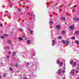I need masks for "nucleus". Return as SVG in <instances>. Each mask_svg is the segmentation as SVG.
<instances>
[{
  "mask_svg": "<svg viewBox=\"0 0 79 79\" xmlns=\"http://www.w3.org/2000/svg\"><path fill=\"white\" fill-rule=\"evenodd\" d=\"M75 39H76V38H75V37H73L71 38V39H72V40H74Z\"/></svg>",
  "mask_w": 79,
  "mask_h": 79,
  "instance_id": "f3484780",
  "label": "nucleus"
},
{
  "mask_svg": "<svg viewBox=\"0 0 79 79\" xmlns=\"http://www.w3.org/2000/svg\"><path fill=\"white\" fill-rule=\"evenodd\" d=\"M75 33L76 34H78L79 33V31H76V32H75Z\"/></svg>",
  "mask_w": 79,
  "mask_h": 79,
  "instance_id": "2eb2a0df",
  "label": "nucleus"
},
{
  "mask_svg": "<svg viewBox=\"0 0 79 79\" xmlns=\"http://www.w3.org/2000/svg\"><path fill=\"white\" fill-rule=\"evenodd\" d=\"M12 53L13 56H15L16 55V52H12Z\"/></svg>",
  "mask_w": 79,
  "mask_h": 79,
  "instance_id": "a211bd4d",
  "label": "nucleus"
},
{
  "mask_svg": "<svg viewBox=\"0 0 79 79\" xmlns=\"http://www.w3.org/2000/svg\"><path fill=\"white\" fill-rule=\"evenodd\" d=\"M3 26V24H2V23H0V26L2 27Z\"/></svg>",
  "mask_w": 79,
  "mask_h": 79,
  "instance_id": "2f4dec72",
  "label": "nucleus"
},
{
  "mask_svg": "<svg viewBox=\"0 0 79 79\" xmlns=\"http://www.w3.org/2000/svg\"><path fill=\"white\" fill-rule=\"evenodd\" d=\"M7 48H8V47H6L5 48L7 49Z\"/></svg>",
  "mask_w": 79,
  "mask_h": 79,
  "instance_id": "c03bdc74",
  "label": "nucleus"
},
{
  "mask_svg": "<svg viewBox=\"0 0 79 79\" xmlns=\"http://www.w3.org/2000/svg\"><path fill=\"white\" fill-rule=\"evenodd\" d=\"M57 64H60V66H62V65H63V62H61L59 60H58L57 61Z\"/></svg>",
  "mask_w": 79,
  "mask_h": 79,
  "instance_id": "f257e3e1",
  "label": "nucleus"
},
{
  "mask_svg": "<svg viewBox=\"0 0 79 79\" xmlns=\"http://www.w3.org/2000/svg\"><path fill=\"white\" fill-rule=\"evenodd\" d=\"M61 69H59L57 71V74H60V73H61Z\"/></svg>",
  "mask_w": 79,
  "mask_h": 79,
  "instance_id": "39448f33",
  "label": "nucleus"
},
{
  "mask_svg": "<svg viewBox=\"0 0 79 79\" xmlns=\"http://www.w3.org/2000/svg\"><path fill=\"white\" fill-rule=\"evenodd\" d=\"M62 79H65V77H63Z\"/></svg>",
  "mask_w": 79,
  "mask_h": 79,
  "instance_id": "79ce46f5",
  "label": "nucleus"
},
{
  "mask_svg": "<svg viewBox=\"0 0 79 79\" xmlns=\"http://www.w3.org/2000/svg\"><path fill=\"white\" fill-rule=\"evenodd\" d=\"M78 73V71L76 70V73Z\"/></svg>",
  "mask_w": 79,
  "mask_h": 79,
  "instance_id": "e433bc0d",
  "label": "nucleus"
},
{
  "mask_svg": "<svg viewBox=\"0 0 79 79\" xmlns=\"http://www.w3.org/2000/svg\"><path fill=\"white\" fill-rule=\"evenodd\" d=\"M74 21H79V18H75L74 19Z\"/></svg>",
  "mask_w": 79,
  "mask_h": 79,
  "instance_id": "9d476101",
  "label": "nucleus"
},
{
  "mask_svg": "<svg viewBox=\"0 0 79 79\" xmlns=\"http://www.w3.org/2000/svg\"><path fill=\"white\" fill-rule=\"evenodd\" d=\"M31 16H34V15L33 14V13H31Z\"/></svg>",
  "mask_w": 79,
  "mask_h": 79,
  "instance_id": "412c9836",
  "label": "nucleus"
},
{
  "mask_svg": "<svg viewBox=\"0 0 79 79\" xmlns=\"http://www.w3.org/2000/svg\"><path fill=\"white\" fill-rule=\"evenodd\" d=\"M64 73V70H63V73Z\"/></svg>",
  "mask_w": 79,
  "mask_h": 79,
  "instance_id": "ea45409f",
  "label": "nucleus"
},
{
  "mask_svg": "<svg viewBox=\"0 0 79 79\" xmlns=\"http://www.w3.org/2000/svg\"><path fill=\"white\" fill-rule=\"evenodd\" d=\"M77 66H79V64H77Z\"/></svg>",
  "mask_w": 79,
  "mask_h": 79,
  "instance_id": "a19ab883",
  "label": "nucleus"
},
{
  "mask_svg": "<svg viewBox=\"0 0 79 79\" xmlns=\"http://www.w3.org/2000/svg\"><path fill=\"white\" fill-rule=\"evenodd\" d=\"M18 39L20 41H21V40H23V39L22 38H21V37L18 38Z\"/></svg>",
  "mask_w": 79,
  "mask_h": 79,
  "instance_id": "6e6552de",
  "label": "nucleus"
},
{
  "mask_svg": "<svg viewBox=\"0 0 79 79\" xmlns=\"http://www.w3.org/2000/svg\"><path fill=\"white\" fill-rule=\"evenodd\" d=\"M15 66L16 67H18L19 66V65L18 64H16L15 65Z\"/></svg>",
  "mask_w": 79,
  "mask_h": 79,
  "instance_id": "ddd939ff",
  "label": "nucleus"
},
{
  "mask_svg": "<svg viewBox=\"0 0 79 79\" xmlns=\"http://www.w3.org/2000/svg\"><path fill=\"white\" fill-rule=\"evenodd\" d=\"M31 40H27V43H28V44H31Z\"/></svg>",
  "mask_w": 79,
  "mask_h": 79,
  "instance_id": "1a4fd4ad",
  "label": "nucleus"
},
{
  "mask_svg": "<svg viewBox=\"0 0 79 79\" xmlns=\"http://www.w3.org/2000/svg\"><path fill=\"white\" fill-rule=\"evenodd\" d=\"M6 74H4L3 75V77H5V76H6Z\"/></svg>",
  "mask_w": 79,
  "mask_h": 79,
  "instance_id": "bb28decb",
  "label": "nucleus"
},
{
  "mask_svg": "<svg viewBox=\"0 0 79 79\" xmlns=\"http://www.w3.org/2000/svg\"><path fill=\"white\" fill-rule=\"evenodd\" d=\"M9 69L10 71H13V69H12V68H11V67H10L9 68Z\"/></svg>",
  "mask_w": 79,
  "mask_h": 79,
  "instance_id": "5701e85b",
  "label": "nucleus"
},
{
  "mask_svg": "<svg viewBox=\"0 0 79 79\" xmlns=\"http://www.w3.org/2000/svg\"><path fill=\"white\" fill-rule=\"evenodd\" d=\"M62 43L63 44H66V41L64 40H62Z\"/></svg>",
  "mask_w": 79,
  "mask_h": 79,
  "instance_id": "4468645a",
  "label": "nucleus"
},
{
  "mask_svg": "<svg viewBox=\"0 0 79 79\" xmlns=\"http://www.w3.org/2000/svg\"><path fill=\"white\" fill-rule=\"evenodd\" d=\"M2 79V76H1V75H0V79Z\"/></svg>",
  "mask_w": 79,
  "mask_h": 79,
  "instance_id": "58836bf2",
  "label": "nucleus"
},
{
  "mask_svg": "<svg viewBox=\"0 0 79 79\" xmlns=\"http://www.w3.org/2000/svg\"><path fill=\"white\" fill-rule=\"evenodd\" d=\"M58 39H61V36H59L58 38Z\"/></svg>",
  "mask_w": 79,
  "mask_h": 79,
  "instance_id": "473e14b6",
  "label": "nucleus"
},
{
  "mask_svg": "<svg viewBox=\"0 0 79 79\" xmlns=\"http://www.w3.org/2000/svg\"><path fill=\"white\" fill-rule=\"evenodd\" d=\"M10 66H13V64H10Z\"/></svg>",
  "mask_w": 79,
  "mask_h": 79,
  "instance_id": "7c9ffc66",
  "label": "nucleus"
},
{
  "mask_svg": "<svg viewBox=\"0 0 79 79\" xmlns=\"http://www.w3.org/2000/svg\"><path fill=\"white\" fill-rule=\"evenodd\" d=\"M0 38H1V39H4L5 37H4V36H2L0 37Z\"/></svg>",
  "mask_w": 79,
  "mask_h": 79,
  "instance_id": "a878e982",
  "label": "nucleus"
},
{
  "mask_svg": "<svg viewBox=\"0 0 79 79\" xmlns=\"http://www.w3.org/2000/svg\"><path fill=\"white\" fill-rule=\"evenodd\" d=\"M50 24H53V22L52 21H50Z\"/></svg>",
  "mask_w": 79,
  "mask_h": 79,
  "instance_id": "c85d7f7f",
  "label": "nucleus"
},
{
  "mask_svg": "<svg viewBox=\"0 0 79 79\" xmlns=\"http://www.w3.org/2000/svg\"><path fill=\"white\" fill-rule=\"evenodd\" d=\"M76 79H79V78H77Z\"/></svg>",
  "mask_w": 79,
  "mask_h": 79,
  "instance_id": "a18cd8bd",
  "label": "nucleus"
},
{
  "mask_svg": "<svg viewBox=\"0 0 79 79\" xmlns=\"http://www.w3.org/2000/svg\"><path fill=\"white\" fill-rule=\"evenodd\" d=\"M74 70H72L70 72V74L73 75L74 74Z\"/></svg>",
  "mask_w": 79,
  "mask_h": 79,
  "instance_id": "423d86ee",
  "label": "nucleus"
},
{
  "mask_svg": "<svg viewBox=\"0 0 79 79\" xmlns=\"http://www.w3.org/2000/svg\"><path fill=\"white\" fill-rule=\"evenodd\" d=\"M60 19L62 21H65V20H66V18H65V17H62L60 18Z\"/></svg>",
  "mask_w": 79,
  "mask_h": 79,
  "instance_id": "7ed1b4c3",
  "label": "nucleus"
},
{
  "mask_svg": "<svg viewBox=\"0 0 79 79\" xmlns=\"http://www.w3.org/2000/svg\"><path fill=\"white\" fill-rule=\"evenodd\" d=\"M69 41H65V44L66 45H69Z\"/></svg>",
  "mask_w": 79,
  "mask_h": 79,
  "instance_id": "9b49d317",
  "label": "nucleus"
},
{
  "mask_svg": "<svg viewBox=\"0 0 79 79\" xmlns=\"http://www.w3.org/2000/svg\"><path fill=\"white\" fill-rule=\"evenodd\" d=\"M27 66L30 65V63H27Z\"/></svg>",
  "mask_w": 79,
  "mask_h": 79,
  "instance_id": "cd10ccee",
  "label": "nucleus"
},
{
  "mask_svg": "<svg viewBox=\"0 0 79 79\" xmlns=\"http://www.w3.org/2000/svg\"><path fill=\"white\" fill-rule=\"evenodd\" d=\"M79 41H78L77 40L76 41V44H79Z\"/></svg>",
  "mask_w": 79,
  "mask_h": 79,
  "instance_id": "b1692460",
  "label": "nucleus"
},
{
  "mask_svg": "<svg viewBox=\"0 0 79 79\" xmlns=\"http://www.w3.org/2000/svg\"><path fill=\"white\" fill-rule=\"evenodd\" d=\"M23 79H28V78H27L26 77H25L23 78Z\"/></svg>",
  "mask_w": 79,
  "mask_h": 79,
  "instance_id": "f704fd0d",
  "label": "nucleus"
},
{
  "mask_svg": "<svg viewBox=\"0 0 79 79\" xmlns=\"http://www.w3.org/2000/svg\"><path fill=\"white\" fill-rule=\"evenodd\" d=\"M7 43L8 44H10L11 42H10V40H9L8 41H7Z\"/></svg>",
  "mask_w": 79,
  "mask_h": 79,
  "instance_id": "393cba45",
  "label": "nucleus"
},
{
  "mask_svg": "<svg viewBox=\"0 0 79 79\" xmlns=\"http://www.w3.org/2000/svg\"><path fill=\"white\" fill-rule=\"evenodd\" d=\"M69 28L70 29H73L74 28V27L73 26H69Z\"/></svg>",
  "mask_w": 79,
  "mask_h": 79,
  "instance_id": "0eeeda50",
  "label": "nucleus"
},
{
  "mask_svg": "<svg viewBox=\"0 0 79 79\" xmlns=\"http://www.w3.org/2000/svg\"><path fill=\"white\" fill-rule=\"evenodd\" d=\"M73 63L74 62H73V61H72L70 62L71 64H73Z\"/></svg>",
  "mask_w": 79,
  "mask_h": 79,
  "instance_id": "aec40b11",
  "label": "nucleus"
},
{
  "mask_svg": "<svg viewBox=\"0 0 79 79\" xmlns=\"http://www.w3.org/2000/svg\"><path fill=\"white\" fill-rule=\"evenodd\" d=\"M62 33H63V34H65V33H66V31H63Z\"/></svg>",
  "mask_w": 79,
  "mask_h": 79,
  "instance_id": "4be33fe9",
  "label": "nucleus"
},
{
  "mask_svg": "<svg viewBox=\"0 0 79 79\" xmlns=\"http://www.w3.org/2000/svg\"><path fill=\"white\" fill-rule=\"evenodd\" d=\"M77 70H79V67H77Z\"/></svg>",
  "mask_w": 79,
  "mask_h": 79,
  "instance_id": "c9c22d12",
  "label": "nucleus"
},
{
  "mask_svg": "<svg viewBox=\"0 0 79 79\" xmlns=\"http://www.w3.org/2000/svg\"><path fill=\"white\" fill-rule=\"evenodd\" d=\"M18 11H19V12H21V9L20 8H19L18 9Z\"/></svg>",
  "mask_w": 79,
  "mask_h": 79,
  "instance_id": "dca6fc26",
  "label": "nucleus"
},
{
  "mask_svg": "<svg viewBox=\"0 0 79 79\" xmlns=\"http://www.w3.org/2000/svg\"><path fill=\"white\" fill-rule=\"evenodd\" d=\"M56 30H57V31H58L60 29L61 26H60V25H57L56 26Z\"/></svg>",
  "mask_w": 79,
  "mask_h": 79,
  "instance_id": "f03ea898",
  "label": "nucleus"
},
{
  "mask_svg": "<svg viewBox=\"0 0 79 79\" xmlns=\"http://www.w3.org/2000/svg\"><path fill=\"white\" fill-rule=\"evenodd\" d=\"M78 19H79V18H78Z\"/></svg>",
  "mask_w": 79,
  "mask_h": 79,
  "instance_id": "49530a36",
  "label": "nucleus"
},
{
  "mask_svg": "<svg viewBox=\"0 0 79 79\" xmlns=\"http://www.w3.org/2000/svg\"><path fill=\"white\" fill-rule=\"evenodd\" d=\"M9 58H10V56L8 55L7 56V59H8Z\"/></svg>",
  "mask_w": 79,
  "mask_h": 79,
  "instance_id": "c756f323",
  "label": "nucleus"
},
{
  "mask_svg": "<svg viewBox=\"0 0 79 79\" xmlns=\"http://www.w3.org/2000/svg\"><path fill=\"white\" fill-rule=\"evenodd\" d=\"M30 31L31 34V35L33 34V32H34V31H32V30H30Z\"/></svg>",
  "mask_w": 79,
  "mask_h": 79,
  "instance_id": "f8f14e48",
  "label": "nucleus"
},
{
  "mask_svg": "<svg viewBox=\"0 0 79 79\" xmlns=\"http://www.w3.org/2000/svg\"><path fill=\"white\" fill-rule=\"evenodd\" d=\"M66 24H67V23L65 22V25H66Z\"/></svg>",
  "mask_w": 79,
  "mask_h": 79,
  "instance_id": "37998d69",
  "label": "nucleus"
},
{
  "mask_svg": "<svg viewBox=\"0 0 79 79\" xmlns=\"http://www.w3.org/2000/svg\"><path fill=\"white\" fill-rule=\"evenodd\" d=\"M4 35L5 36H8V35H5V34H4Z\"/></svg>",
  "mask_w": 79,
  "mask_h": 79,
  "instance_id": "4c0bfd02",
  "label": "nucleus"
},
{
  "mask_svg": "<svg viewBox=\"0 0 79 79\" xmlns=\"http://www.w3.org/2000/svg\"><path fill=\"white\" fill-rule=\"evenodd\" d=\"M11 53V52L10 51L9 52H8L9 54H10Z\"/></svg>",
  "mask_w": 79,
  "mask_h": 79,
  "instance_id": "72a5a7b5",
  "label": "nucleus"
},
{
  "mask_svg": "<svg viewBox=\"0 0 79 79\" xmlns=\"http://www.w3.org/2000/svg\"><path fill=\"white\" fill-rule=\"evenodd\" d=\"M51 42H52V44H56V41L55 40H52Z\"/></svg>",
  "mask_w": 79,
  "mask_h": 79,
  "instance_id": "20e7f679",
  "label": "nucleus"
},
{
  "mask_svg": "<svg viewBox=\"0 0 79 79\" xmlns=\"http://www.w3.org/2000/svg\"><path fill=\"white\" fill-rule=\"evenodd\" d=\"M73 64V65H74V66H76V62H74Z\"/></svg>",
  "mask_w": 79,
  "mask_h": 79,
  "instance_id": "6ab92c4d",
  "label": "nucleus"
}]
</instances>
